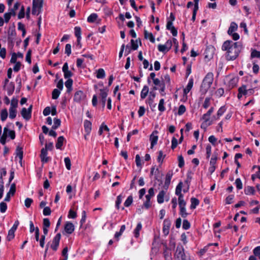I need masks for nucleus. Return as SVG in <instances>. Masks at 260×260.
Wrapping results in <instances>:
<instances>
[{
    "label": "nucleus",
    "instance_id": "obj_10",
    "mask_svg": "<svg viewBox=\"0 0 260 260\" xmlns=\"http://www.w3.org/2000/svg\"><path fill=\"white\" fill-rule=\"evenodd\" d=\"M215 49L213 46L210 45L207 46L205 50V57L209 59L212 58L214 54Z\"/></svg>",
    "mask_w": 260,
    "mask_h": 260
},
{
    "label": "nucleus",
    "instance_id": "obj_63",
    "mask_svg": "<svg viewBox=\"0 0 260 260\" xmlns=\"http://www.w3.org/2000/svg\"><path fill=\"white\" fill-rule=\"evenodd\" d=\"M210 98H206L204 101V102L203 105V107L205 109H207L210 105Z\"/></svg>",
    "mask_w": 260,
    "mask_h": 260
},
{
    "label": "nucleus",
    "instance_id": "obj_35",
    "mask_svg": "<svg viewBox=\"0 0 260 260\" xmlns=\"http://www.w3.org/2000/svg\"><path fill=\"white\" fill-rule=\"evenodd\" d=\"M8 111L7 109H4L1 111V119L3 121H5L8 117Z\"/></svg>",
    "mask_w": 260,
    "mask_h": 260
},
{
    "label": "nucleus",
    "instance_id": "obj_29",
    "mask_svg": "<svg viewBox=\"0 0 260 260\" xmlns=\"http://www.w3.org/2000/svg\"><path fill=\"white\" fill-rule=\"evenodd\" d=\"M165 191L164 190L160 191L157 196V201L159 204H161L164 201V196Z\"/></svg>",
    "mask_w": 260,
    "mask_h": 260
},
{
    "label": "nucleus",
    "instance_id": "obj_46",
    "mask_svg": "<svg viewBox=\"0 0 260 260\" xmlns=\"http://www.w3.org/2000/svg\"><path fill=\"white\" fill-rule=\"evenodd\" d=\"M25 17V9L24 6H22L18 15V18L22 19Z\"/></svg>",
    "mask_w": 260,
    "mask_h": 260
},
{
    "label": "nucleus",
    "instance_id": "obj_24",
    "mask_svg": "<svg viewBox=\"0 0 260 260\" xmlns=\"http://www.w3.org/2000/svg\"><path fill=\"white\" fill-rule=\"evenodd\" d=\"M182 185H183V183L182 182H180L176 188V190H175V194L178 196V198H180L181 196V197H183V194L181 193V190H182Z\"/></svg>",
    "mask_w": 260,
    "mask_h": 260
},
{
    "label": "nucleus",
    "instance_id": "obj_4",
    "mask_svg": "<svg viewBox=\"0 0 260 260\" xmlns=\"http://www.w3.org/2000/svg\"><path fill=\"white\" fill-rule=\"evenodd\" d=\"M174 257L175 260H188L187 256L184 252V247L181 244L177 246L174 254Z\"/></svg>",
    "mask_w": 260,
    "mask_h": 260
},
{
    "label": "nucleus",
    "instance_id": "obj_28",
    "mask_svg": "<svg viewBox=\"0 0 260 260\" xmlns=\"http://www.w3.org/2000/svg\"><path fill=\"white\" fill-rule=\"evenodd\" d=\"M149 92V87L147 85H144L141 92V98L144 99L147 95Z\"/></svg>",
    "mask_w": 260,
    "mask_h": 260
},
{
    "label": "nucleus",
    "instance_id": "obj_34",
    "mask_svg": "<svg viewBox=\"0 0 260 260\" xmlns=\"http://www.w3.org/2000/svg\"><path fill=\"white\" fill-rule=\"evenodd\" d=\"M7 175V170L6 168H3L0 169V183L2 184H4V181L3 177L4 176H6Z\"/></svg>",
    "mask_w": 260,
    "mask_h": 260
},
{
    "label": "nucleus",
    "instance_id": "obj_31",
    "mask_svg": "<svg viewBox=\"0 0 260 260\" xmlns=\"http://www.w3.org/2000/svg\"><path fill=\"white\" fill-rule=\"evenodd\" d=\"M96 77L98 79H103L105 77V72L103 69H99L96 71Z\"/></svg>",
    "mask_w": 260,
    "mask_h": 260
},
{
    "label": "nucleus",
    "instance_id": "obj_3",
    "mask_svg": "<svg viewBox=\"0 0 260 260\" xmlns=\"http://www.w3.org/2000/svg\"><path fill=\"white\" fill-rule=\"evenodd\" d=\"M16 35L17 33L15 29V26L14 24H13V26L9 28L8 34V47L11 49L14 47Z\"/></svg>",
    "mask_w": 260,
    "mask_h": 260
},
{
    "label": "nucleus",
    "instance_id": "obj_50",
    "mask_svg": "<svg viewBox=\"0 0 260 260\" xmlns=\"http://www.w3.org/2000/svg\"><path fill=\"white\" fill-rule=\"evenodd\" d=\"M178 204L179 208L185 207L186 203L183 199V197L178 198Z\"/></svg>",
    "mask_w": 260,
    "mask_h": 260
},
{
    "label": "nucleus",
    "instance_id": "obj_19",
    "mask_svg": "<svg viewBox=\"0 0 260 260\" xmlns=\"http://www.w3.org/2000/svg\"><path fill=\"white\" fill-rule=\"evenodd\" d=\"M21 114L26 120H29L31 117V114L27 112L26 108H23L21 111Z\"/></svg>",
    "mask_w": 260,
    "mask_h": 260
},
{
    "label": "nucleus",
    "instance_id": "obj_54",
    "mask_svg": "<svg viewBox=\"0 0 260 260\" xmlns=\"http://www.w3.org/2000/svg\"><path fill=\"white\" fill-rule=\"evenodd\" d=\"M18 100L15 99L14 97H13V99L11 100V107L10 108H13L14 109H16V108L18 106Z\"/></svg>",
    "mask_w": 260,
    "mask_h": 260
},
{
    "label": "nucleus",
    "instance_id": "obj_23",
    "mask_svg": "<svg viewBox=\"0 0 260 260\" xmlns=\"http://www.w3.org/2000/svg\"><path fill=\"white\" fill-rule=\"evenodd\" d=\"M144 38L146 39H149L153 43L155 42V38L152 33L149 32L146 30L144 31Z\"/></svg>",
    "mask_w": 260,
    "mask_h": 260
},
{
    "label": "nucleus",
    "instance_id": "obj_43",
    "mask_svg": "<svg viewBox=\"0 0 260 260\" xmlns=\"http://www.w3.org/2000/svg\"><path fill=\"white\" fill-rule=\"evenodd\" d=\"M166 155L163 154L162 150H160L158 152V155L157 158V161L161 164L163 162L164 159L165 158Z\"/></svg>",
    "mask_w": 260,
    "mask_h": 260
},
{
    "label": "nucleus",
    "instance_id": "obj_21",
    "mask_svg": "<svg viewBox=\"0 0 260 260\" xmlns=\"http://www.w3.org/2000/svg\"><path fill=\"white\" fill-rule=\"evenodd\" d=\"M75 230V226L71 222L67 221L66 222V233L71 234Z\"/></svg>",
    "mask_w": 260,
    "mask_h": 260
},
{
    "label": "nucleus",
    "instance_id": "obj_22",
    "mask_svg": "<svg viewBox=\"0 0 260 260\" xmlns=\"http://www.w3.org/2000/svg\"><path fill=\"white\" fill-rule=\"evenodd\" d=\"M213 111L214 108L211 107L206 113L204 114L203 115L202 119L204 120L205 122L208 121L210 118V116L213 112Z\"/></svg>",
    "mask_w": 260,
    "mask_h": 260
},
{
    "label": "nucleus",
    "instance_id": "obj_17",
    "mask_svg": "<svg viewBox=\"0 0 260 260\" xmlns=\"http://www.w3.org/2000/svg\"><path fill=\"white\" fill-rule=\"evenodd\" d=\"M84 98L85 94L81 90H79L75 93L74 100L77 102H80L81 100H83Z\"/></svg>",
    "mask_w": 260,
    "mask_h": 260
},
{
    "label": "nucleus",
    "instance_id": "obj_41",
    "mask_svg": "<svg viewBox=\"0 0 260 260\" xmlns=\"http://www.w3.org/2000/svg\"><path fill=\"white\" fill-rule=\"evenodd\" d=\"M61 124V121L59 119L57 118H54V124L52 126V128L53 129H57Z\"/></svg>",
    "mask_w": 260,
    "mask_h": 260
},
{
    "label": "nucleus",
    "instance_id": "obj_53",
    "mask_svg": "<svg viewBox=\"0 0 260 260\" xmlns=\"http://www.w3.org/2000/svg\"><path fill=\"white\" fill-rule=\"evenodd\" d=\"M178 167L180 168H182L184 166V160L183 157L182 155H179L178 157Z\"/></svg>",
    "mask_w": 260,
    "mask_h": 260
},
{
    "label": "nucleus",
    "instance_id": "obj_18",
    "mask_svg": "<svg viewBox=\"0 0 260 260\" xmlns=\"http://www.w3.org/2000/svg\"><path fill=\"white\" fill-rule=\"evenodd\" d=\"M91 122L88 120H85L84 121V127L85 132L87 133V135H89L91 131Z\"/></svg>",
    "mask_w": 260,
    "mask_h": 260
},
{
    "label": "nucleus",
    "instance_id": "obj_57",
    "mask_svg": "<svg viewBox=\"0 0 260 260\" xmlns=\"http://www.w3.org/2000/svg\"><path fill=\"white\" fill-rule=\"evenodd\" d=\"M51 210L49 207H45L44 208L43 213L44 216H49L51 214Z\"/></svg>",
    "mask_w": 260,
    "mask_h": 260
},
{
    "label": "nucleus",
    "instance_id": "obj_39",
    "mask_svg": "<svg viewBox=\"0 0 260 260\" xmlns=\"http://www.w3.org/2000/svg\"><path fill=\"white\" fill-rule=\"evenodd\" d=\"M16 115H17L16 109H14L13 108H10V109H9V117L11 119H14L16 117Z\"/></svg>",
    "mask_w": 260,
    "mask_h": 260
},
{
    "label": "nucleus",
    "instance_id": "obj_9",
    "mask_svg": "<svg viewBox=\"0 0 260 260\" xmlns=\"http://www.w3.org/2000/svg\"><path fill=\"white\" fill-rule=\"evenodd\" d=\"M76 183L75 182L69 184L66 188V192L70 193L69 198L71 199L73 196H75L76 192Z\"/></svg>",
    "mask_w": 260,
    "mask_h": 260
},
{
    "label": "nucleus",
    "instance_id": "obj_16",
    "mask_svg": "<svg viewBox=\"0 0 260 260\" xmlns=\"http://www.w3.org/2000/svg\"><path fill=\"white\" fill-rule=\"evenodd\" d=\"M172 176H173L172 171H169V172L167 173L166 176L165 184H164V187L165 189H167L168 188L169 185L170 184V182H171V180L172 179Z\"/></svg>",
    "mask_w": 260,
    "mask_h": 260
},
{
    "label": "nucleus",
    "instance_id": "obj_32",
    "mask_svg": "<svg viewBox=\"0 0 260 260\" xmlns=\"http://www.w3.org/2000/svg\"><path fill=\"white\" fill-rule=\"evenodd\" d=\"M244 192L247 195H253L255 193V190L253 187L248 186L245 188Z\"/></svg>",
    "mask_w": 260,
    "mask_h": 260
},
{
    "label": "nucleus",
    "instance_id": "obj_48",
    "mask_svg": "<svg viewBox=\"0 0 260 260\" xmlns=\"http://www.w3.org/2000/svg\"><path fill=\"white\" fill-rule=\"evenodd\" d=\"M180 215L183 218H185L188 215V213H187L185 207L180 208Z\"/></svg>",
    "mask_w": 260,
    "mask_h": 260
},
{
    "label": "nucleus",
    "instance_id": "obj_14",
    "mask_svg": "<svg viewBox=\"0 0 260 260\" xmlns=\"http://www.w3.org/2000/svg\"><path fill=\"white\" fill-rule=\"evenodd\" d=\"M158 132L154 131L150 136V141H151V148H152L154 145L157 144L158 141V136L157 134Z\"/></svg>",
    "mask_w": 260,
    "mask_h": 260
},
{
    "label": "nucleus",
    "instance_id": "obj_55",
    "mask_svg": "<svg viewBox=\"0 0 260 260\" xmlns=\"http://www.w3.org/2000/svg\"><path fill=\"white\" fill-rule=\"evenodd\" d=\"M217 159V155L214 154L210 160V165L211 166H215V165L216 164V160Z\"/></svg>",
    "mask_w": 260,
    "mask_h": 260
},
{
    "label": "nucleus",
    "instance_id": "obj_13",
    "mask_svg": "<svg viewBox=\"0 0 260 260\" xmlns=\"http://www.w3.org/2000/svg\"><path fill=\"white\" fill-rule=\"evenodd\" d=\"M47 150L45 148H43L41 150L40 158L43 163H46L49 160V157L47 156L48 154Z\"/></svg>",
    "mask_w": 260,
    "mask_h": 260
},
{
    "label": "nucleus",
    "instance_id": "obj_60",
    "mask_svg": "<svg viewBox=\"0 0 260 260\" xmlns=\"http://www.w3.org/2000/svg\"><path fill=\"white\" fill-rule=\"evenodd\" d=\"M122 196L121 195H119L117 197V199H116V204H115V206H116V208L117 209H119V206L120 205V204L122 202Z\"/></svg>",
    "mask_w": 260,
    "mask_h": 260
},
{
    "label": "nucleus",
    "instance_id": "obj_56",
    "mask_svg": "<svg viewBox=\"0 0 260 260\" xmlns=\"http://www.w3.org/2000/svg\"><path fill=\"white\" fill-rule=\"evenodd\" d=\"M235 184L238 189H241L243 187L242 181L240 178H237L235 180Z\"/></svg>",
    "mask_w": 260,
    "mask_h": 260
},
{
    "label": "nucleus",
    "instance_id": "obj_2",
    "mask_svg": "<svg viewBox=\"0 0 260 260\" xmlns=\"http://www.w3.org/2000/svg\"><path fill=\"white\" fill-rule=\"evenodd\" d=\"M213 76L212 72H209L204 78L201 86V91L203 93H205L211 87L213 81Z\"/></svg>",
    "mask_w": 260,
    "mask_h": 260
},
{
    "label": "nucleus",
    "instance_id": "obj_64",
    "mask_svg": "<svg viewBox=\"0 0 260 260\" xmlns=\"http://www.w3.org/2000/svg\"><path fill=\"white\" fill-rule=\"evenodd\" d=\"M33 200L31 198H27L24 201L25 206L26 208H29L32 203Z\"/></svg>",
    "mask_w": 260,
    "mask_h": 260
},
{
    "label": "nucleus",
    "instance_id": "obj_47",
    "mask_svg": "<svg viewBox=\"0 0 260 260\" xmlns=\"http://www.w3.org/2000/svg\"><path fill=\"white\" fill-rule=\"evenodd\" d=\"M133 201V198L132 196H129L128 197V198L125 201V202L124 203V205L125 207H128L132 204Z\"/></svg>",
    "mask_w": 260,
    "mask_h": 260
},
{
    "label": "nucleus",
    "instance_id": "obj_58",
    "mask_svg": "<svg viewBox=\"0 0 260 260\" xmlns=\"http://www.w3.org/2000/svg\"><path fill=\"white\" fill-rule=\"evenodd\" d=\"M190 227V224L189 221L186 219H184L183 221L182 228L183 229L187 230Z\"/></svg>",
    "mask_w": 260,
    "mask_h": 260
},
{
    "label": "nucleus",
    "instance_id": "obj_15",
    "mask_svg": "<svg viewBox=\"0 0 260 260\" xmlns=\"http://www.w3.org/2000/svg\"><path fill=\"white\" fill-rule=\"evenodd\" d=\"M170 226L171 221L168 219H165L164 221L162 232L165 236H167L169 234Z\"/></svg>",
    "mask_w": 260,
    "mask_h": 260
},
{
    "label": "nucleus",
    "instance_id": "obj_33",
    "mask_svg": "<svg viewBox=\"0 0 260 260\" xmlns=\"http://www.w3.org/2000/svg\"><path fill=\"white\" fill-rule=\"evenodd\" d=\"M15 232V231L11 229L9 230L8 236L7 237V240L8 241H11L12 239L14 238Z\"/></svg>",
    "mask_w": 260,
    "mask_h": 260
},
{
    "label": "nucleus",
    "instance_id": "obj_51",
    "mask_svg": "<svg viewBox=\"0 0 260 260\" xmlns=\"http://www.w3.org/2000/svg\"><path fill=\"white\" fill-rule=\"evenodd\" d=\"M69 218L74 219L77 217V213L76 211L71 209L69 210V214L68 215Z\"/></svg>",
    "mask_w": 260,
    "mask_h": 260
},
{
    "label": "nucleus",
    "instance_id": "obj_44",
    "mask_svg": "<svg viewBox=\"0 0 260 260\" xmlns=\"http://www.w3.org/2000/svg\"><path fill=\"white\" fill-rule=\"evenodd\" d=\"M164 104H165L164 99H160L159 101V104H158V110L160 112H162L165 111L166 109L164 106Z\"/></svg>",
    "mask_w": 260,
    "mask_h": 260
},
{
    "label": "nucleus",
    "instance_id": "obj_5",
    "mask_svg": "<svg viewBox=\"0 0 260 260\" xmlns=\"http://www.w3.org/2000/svg\"><path fill=\"white\" fill-rule=\"evenodd\" d=\"M73 75V73L69 70L68 64L66 62V88H67V92L68 93L71 92L73 90V80L71 79Z\"/></svg>",
    "mask_w": 260,
    "mask_h": 260
},
{
    "label": "nucleus",
    "instance_id": "obj_36",
    "mask_svg": "<svg viewBox=\"0 0 260 260\" xmlns=\"http://www.w3.org/2000/svg\"><path fill=\"white\" fill-rule=\"evenodd\" d=\"M142 229V224L140 222L137 224L136 229L134 230V234L136 238H138L139 236V232Z\"/></svg>",
    "mask_w": 260,
    "mask_h": 260
},
{
    "label": "nucleus",
    "instance_id": "obj_59",
    "mask_svg": "<svg viewBox=\"0 0 260 260\" xmlns=\"http://www.w3.org/2000/svg\"><path fill=\"white\" fill-rule=\"evenodd\" d=\"M0 210L1 212L5 213L7 209V205L4 202H2L0 203Z\"/></svg>",
    "mask_w": 260,
    "mask_h": 260
},
{
    "label": "nucleus",
    "instance_id": "obj_61",
    "mask_svg": "<svg viewBox=\"0 0 260 260\" xmlns=\"http://www.w3.org/2000/svg\"><path fill=\"white\" fill-rule=\"evenodd\" d=\"M251 57L260 58V51H257L256 50H252L251 53Z\"/></svg>",
    "mask_w": 260,
    "mask_h": 260
},
{
    "label": "nucleus",
    "instance_id": "obj_30",
    "mask_svg": "<svg viewBox=\"0 0 260 260\" xmlns=\"http://www.w3.org/2000/svg\"><path fill=\"white\" fill-rule=\"evenodd\" d=\"M16 155L18 156L19 158L21 160H22L23 156V148L19 146H17L16 149Z\"/></svg>",
    "mask_w": 260,
    "mask_h": 260
},
{
    "label": "nucleus",
    "instance_id": "obj_52",
    "mask_svg": "<svg viewBox=\"0 0 260 260\" xmlns=\"http://www.w3.org/2000/svg\"><path fill=\"white\" fill-rule=\"evenodd\" d=\"M154 195V189L151 187L148 190V194L146 195L145 197L146 199H149L151 200V198Z\"/></svg>",
    "mask_w": 260,
    "mask_h": 260
},
{
    "label": "nucleus",
    "instance_id": "obj_45",
    "mask_svg": "<svg viewBox=\"0 0 260 260\" xmlns=\"http://www.w3.org/2000/svg\"><path fill=\"white\" fill-rule=\"evenodd\" d=\"M238 82V78L237 77H234L231 79L229 82V86L231 88H233L236 86Z\"/></svg>",
    "mask_w": 260,
    "mask_h": 260
},
{
    "label": "nucleus",
    "instance_id": "obj_37",
    "mask_svg": "<svg viewBox=\"0 0 260 260\" xmlns=\"http://www.w3.org/2000/svg\"><path fill=\"white\" fill-rule=\"evenodd\" d=\"M16 82H17V83L18 84V86L16 88V92L17 93H18L19 92L20 90V89L21 88V86H22V84H21V78L20 76V75H18L16 79Z\"/></svg>",
    "mask_w": 260,
    "mask_h": 260
},
{
    "label": "nucleus",
    "instance_id": "obj_26",
    "mask_svg": "<svg viewBox=\"0 0 260 260\" xmlns=\"http://www.w3.org/2000/svg\"><path fill=\"white\" fill-rule=\"evenodd\" d=\"M191 205L190 208L191 209H194L200 203L199 200L196 198H191L190 199Z\"/></svg>",
    "mask_w": 260,
    "mask_h": 260
},
{
    "label": "nucleus",
    "instance_id": "obj_62",
    "mask_svg": "<svg viewBox=\"0 0 260 260\" xmlns=\"http://www.w3.org/2000/svg\"><path fill=\"white\" fill-rule=\"evenodd\" d=\"M186 111V108L185 106L183 105H181L179 106L178 111V114L179 115H182L184 113V112Z\"/></svg>",
    "mask_w": 260,
    "mask_h": 260
},
{
    "label": "nucleus",
    "instance_id": "obj_25",
    "mask_svg": "<svg viewBox=\"0 0 260 260\" xmlns=\"http://www.w3.org/2000/svg\"><path fill=\"white\" fill-rule=\"evenodd\" d=\"M14 90H15V84L14 82H11L9 83V84L7 87V89L8 95L9 96L11 95L13 93Z\"/></svg>",
    "mask_w": 260,
    "mask_h": 260
},
{
    "label": "nucleus",
    "instance_id": "obj_8",
    "mask_svg": "<svg viewBox=\"0 0 260 260\" xmlns=\"http://www.w3.org/2000/svg\"><path fill=\"white\" fill-rule=\"evenodd\" d=\"M61 238L60 233H57L56 236L54 237L52 241V243L51 245V248L54 251L57 249V248L59 244V241Z\"/></svg>",
    "mask_w": 260,
    "mask_h": 260
},
{
    "label": "nucleus",
    "instance_id": "obj_11",
    "mask_svg": "<svg viewBox=\"0 0 260 260\" xmlns=\"http://www.w3.org/2000/svg\"><path fill=\"white\" fill-rule=\"evenodd\" d=\"M43 6V0H33L32 7L38 9L37 15H39L42 11V9Z\"/></svg>",
    "mask_w": 260,
    "mask_h": 260
},
{
    "label": "nucleus",
    "instance_id": "obj_12",
    "mask_svg": "<svg viewBox=\"0 0 260 260\" xmlns=\"http://www.w3.org/2000/svg\"><path fill=\"white\" fill-rule=\"evenodd\" d=\"M100 90V97L101 98L100 102L102 105V107L104 108L106 105V98L108 95V90L106 89H101Z\"/></svg>",
    "mask_w": 260,
    "mask_h": 260
},
{
    "label": "nucleus",
    "instance_id": "obj_27",
    "mask_svg": "<svg viewBox=\"0 0 260 260\" xmlns=\"http://www.w3.org/2000/svg\"><path fill=\"white\" fill-rule=\"evenodd\" d=\"M64 137L63 136H60L58 138L57 140V142L55 144V147L56 149H61V147L63 145V141H64Z\"/></svg>",
    "mask_w": 260,
    "mask_h": 260
},
{
    "label": "nucleus",
    "instance_id": "obj_42",
    "mask_svg": "<svg viewBox=\"0 0 260 260\" xmlns=\"http://www.w3.org/2000/svg\"><path fill=\"white\" fill-rule=\"evenodd\" d=\"M98 18V15L95 13L90 14L87 18V21L90 23L94 22Z\"/></svg>",
    "mask_w": 260,
    "mask_h": 260
},
{
    "label": "nucleus",
    "instance_id": "obj_40",
    "mask_svg": "<svg viewBox=\"0 0 260 260\" xmlns=\"http://www.w3.org/2000/svg\"><path fill=\"white\" fill-rule=\"evenodd\" d=\"M60 93V90L58 89H54L52 92V98L53 100H56L59 97Z\"/></svg>",
    "mask_w": 260,
    "mask_h": 260
},
{
    "label": "nucleus",
    "instance_id": "obj_38",
    "mask_svg": "<svg viewBox=\"0 0 260 260\" xmlns=\"http://www.w3.org/2000/svg\"><path fill=\"white\" fill-rule=\"evenodd\" d=\"M75 30V35L77 37V39H81V28L79 26H76L74 28Z\"/></svg>",
    "mask_w": 260,
    "mask_h": 260
},
{
    "label": "nucleus",
    "instance_id": "obj_49",
    "mask_svg": "<svg viewBox=\"0 0 260 260\" xmlns=\"http://www.w3.org/2000/svg\"><path fill=\"white\" fill-rule=\"evenodd\" d=\"M226 109L224 106L221 107L218 110L217 113V119H219V117L223 115V114L225 112Z\"/></svg>",
    "mask_w": 260,
    "mask_h": 260
},
{
    "label": "nucleus",
    "instance_id": "obj_7",
    "mask_svg": "<svg viewBox=\"0 0 260 260\" xmlns=\"http://www.w3.org/2000/svg\"><path fill=\"white\" fill-rule=\"evenodd\" d=\"M16 192V184L13 183L11 185L10 190L7 193L6 196L4 199L5 202H10L11 200V196H13Z\"/></svg>",
    "mask_w": 260,
    "mask_h": 260
},
{
    "label": "nucleus",
    "instance_id": "obj_6",
    "mask_svg": "<svg viewBox=\"0 0 260 260\" xmlns=\"http://www.w3.org/2000/svg\"><path fill=\"white\" fill-rule=\"evenodd\" d=\"M172 42L171 40H168L164 45L159 44L158 45V50L159 52L166 53L168 52L172 47Z\"/></svg>",
    "mask_w": 260,
    "mask_h": 260
},
{
    "label": "nucleus",
    "instance_id": "obj_1",
    "mask_svg": "<svg viewBox=\"0 0 260 260\" xmlns=\"http://www.w3.org/2000/svg\"><path fill=\"white\" fill-rule=\"evenodd\" d=\"M242 47L239 42H233L231 40H227L223 43L221 49L226 51L225 58L227 60H234L239 56L241 51Z\"/></svg>",
    "mask_w": 260,
    "mask_h": 260
},
{
    "label": "nucleus",
    "instance_id": "obj_20",
    "mask_svg": "<svg viewBox=\"0 0 260 260\" xmlns=\"http://www.w3.org/2000/svg\"><path fill=\"white\" fill-rule=\"evenodd\" d=\"M237 28H238L237 24L235 22H232L230 24V26L228 30V34L229 35H231L232 34H233V33H234V32L236 30H237Z\"/></svg>",
    "mask_w": 260,
    "mask_h": 260
}]
</instances>
